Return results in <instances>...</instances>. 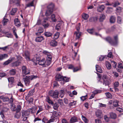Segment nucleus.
I'll list each match as a JSON object with an SVG mask.
<instances>
[{
    "label": "nucleus",
    "instance_id": "obj_1",
    "mask_svg": "<svg viewBox=\"0 0 123 123\" xmlns=\"http://www.w3.org/2000/svg\"><path fill=\"white\" fill-rule=\"evenodd\" d=\"M37 77V76L36 75H27L25 78H23V79L25 85L26 86H28L30 83V80H32Z\"/></svg>",
    "mask_w": 123,
    "mask_h": 123
},
{
    "label": "nucleus",
    "instance_id": "obj_2",
    "mask_svg": "<svg viewBox=\"0 0 123 123\" xmlns=\"http://www.w3.org/2000/svg\"><path fill=\"white\" fill-rule=\"evenodd\" d=\"M114 38L115 40V41H113L110 37H107L105 39V40L112 45L116 46L118 44V36L116 35L114 36Z\"/></svg>",
    "mask_w": 123,
    "mask_h": 123
},
{
    "label": "nucleus",
    "instance_id": "obj_3",
    "mask_svg": "<svg viewBox=\"0 0 123 123\" xmlns=\"http://www.w3.org/2000/svg\"><path fill=\"white\" fill-rule=\"evenodd\" d=\"M54 6V5L52 3H51L47 6L48 10L45 13L46 16H49L51 14L53 11Z\"/></svg>",
    "mask_w": 123,
    "mask_h": 123
},
{
    "label": "nucleus",
    "instance_id": "obj_4",
    "mask_svg": "<svg viewBox=\"0 0 123 123\" xmlns=\"http://www.w3.org/2000/svg\"><path fill=\"white\" fill-rule=\"evenodd\" d=\"M23 76H25L26 75L30 74L31 71L29 69L27 68L25 66H23L22 68Z\"/></svg>",
    "mask_w": 123,
    "mask_h": 123
},
{
    "label": "nucleus",
    "instance_id": "obj_5",
    "mask_svg": "<svg viewBox=\"0 0 123 123\" xmlns=\"http://www.w3.org/2000/svg\"><path fill=\"white\" fill-rule=\"evenodd\" d=\"M80 25V24L79 23L76 27V29L77 31L75 32L74 33L75 34H76V38H79L80 37L81 34V33L79 31Z\"/></svg>",
    "mask_w": 123,
    "mask_h": 123
},
{
    "label": "nucleus",
    "instance_id": "obj_6",
    "mask_svg": "<svg viewBox=\"0 0 123 123\" xmlns=\"http://www.w3.org/2000/svg\"><path fill=\"white\" fill-rule=\"evenodd\" d=\"M49 95L50 96L54 98H58V93L57 91L52 92L51 91L50 92Z\"/></svg>",
    "mask_w": 123,
    "mask_h": 123
},
{
    "label": "nucleus",
    "instance_id": "obj_7",
    "mask_svg": "<svg viewBox=\"0 0 123 123\" xmlns=\"http://www.w3.org/2000/svg\"><path fill=\"white\" fill-rule=\"evenodd\" d=\"M52 58V55H48V56H47L46 61H45V63L47 65H49L51 64Z\"/></svg>",
    "mask_w": 123,
    "mask_h": 123
},
{
    "label": "nucleus",
    "instance_id": "obj_8",
    "mask_svg": "<svg viewBox=\"0 0 123 123\" xmlns=\"http://www.w3.org/2000/svg\"><path fill=\"white\" fill-rule=\"evenodd\" d=\"M95 114L97 117L99 118H101L103 117V114L101 110L96 111L95 112Z\"/></svg>",
    "mask_w": 123,
    "mask_h": 123
},
{
    "label": "nucleus",
    "instance_id": "obj_9",
    "mask_svg": "<svg viewBox=\"0 0 123 123\" xmlns=\"http://www.w3.org/2000/svg\"><path fill=\"white\" fill-rule=\"evenodd\" d=\"M59 115L58 113L56 111H54L52 113V115L51 118L54 119V121L55 119H56Z\"/></svg>",
    "mask_w": 123,
    "mask_h": 123
},
{
    "label": "nucleus",
    "instance_id": "obj_10",
    "mask_svg": "<svg viewBox=\"0 0 123 123\" xmlns=\"http://www.w3.org/2000/svg\"><path fill=\"white\" fill-rule=\"evenodd\" d=\"M45 59L44 58L40 60L38 62V64L43 67H45Z\"/></svg>",
    "mask_w": 123,
    "mask_h": 123
},
{
    "label": "nucleus",
    "instance_id": "obj_11",
    "mask_svg": "<svg viewBox=\"0 0 123 123\" xmlns=\"http://www.w3.org/2000/svg\"><path fill=\"white\" fill-rule=\"evenodd\" d=\"M69 78L66 77V76L63 77H62V81L60 82L62 84H64L65 82H68L69 81Z\"/></svg>",
    "mask_w": 123,
    "mask_h": 123
},
{
    "label": "nucleus",
    "instance_id": "obj_12",
    "mask_svg": "<svg viewBox=\"0 0 123 123\" xmlns=\"http://www.w3.org/2000/svg\"><path fill=\"white\" fill-rule=\"evenodd\" d=\"M105 7L103 5L98 6L97 8V11L99 12H102L105 9Z\"/></svg>",
    "mask_w": 123,
    "mask_h": 123
},
{
    "label": "nucleus",
    "instance_id": "obj_13",
    "mask_svg": "<svg viewBox=\"0 0 123 123\" xmlns=\"http://www.w3.org/2000/svg\"><path fill=\"white\" fill-rule=\"evenodd\" d=\"M63 76L60 74H57L56 76V80L59 81H62Z\"/></svg>",
    "mask_w": 123,
    "mask_h": 123
},
{
    "label": "nucleus",
    "instance_id": "obj_14",
    "mask_svg": "<svg viewBox=\"0 0 123 123\" xmlns=\"http://www.w3.org/2000/svg\"><path fill=\"white\" fill-rule=\"evenodd\" d=\"M78 119L76 117H72L70 120V122L71 123H74L78 121Z\"/></svg>",
    "mask_w": 123,
    "mask_h": 123
},
{
    "label": "nucleus",
    "instance_id": "obj_15",
    "mask_svg": "<svg viewBox=\"0 0 123 123\" xmlns=\"http://www.w3.org/2000/svg\"><path fill=\"white\" fill-rule=\"evenodd\" d=\"M14 22L16 26L18 27H19L20 26V24L18 18H15L14 20Z\"/></svg>",
    "mask_w": 123,
    "mask_h": 123
},
{
    "label": "nucleus",
    "instance_id": "obj_16",
    "mask_svg": "<svg viewBox=\"0 0 123 123\" xmlns=\"http://www.w3.org/2000/svg\"><path fill=\"white\" fill-rule=\"evenodd\" d=\"M44 39L43 37L42 36H40L37 37L35 39V41L37 42H40Z\"/></svg>",
    "mask_w": 123,
    "mask_h": 123
},
{
    "label": "nucleus",
    "instance_id": "obj_17",
    "mask_svg": "<svg viewBox=\"0 0 123 123\" xmlns=\"http://www.w3.org/2000/svg\"><path fill=\"white\" fill-rule=\"evenodd\" d=\"M14 58L13 57L10 58L8 60L4 62V64L5 65H8L13 60Z\"/></svg>",
    "mask_w": 123,
    "mask_h": 123
},
{
    "label": "nucleus",
    "instance_id": "obj_18",
    "mask_svg": "<svg viewBox=\"0 0 123 123\" xmlns=\"http://www.w3.org/2000/svg\"><path fill=\"white\" fill-rule=\"evenodd\" d=\"M40 59V57H36V59L35 58H34L32 60V61L34 63V64L37 65V61L38 62L39 61Z\"/></svg>",
    "mask_w": 123,
    "mask_h": 123
},
{
    "label": "nucleus",
    "instance_id": "obj_19",
    "mask_svg": "<svg viewBox=\"0 0 123 123\" xmlns=\"http://www.w3.org/2000/svg\"><path fill=\"white\" fill-rule=\"evenodd\" d=\"M36 111V110L33 108L29 109L27 110V111L28 112L31 113L32 114L35 113Z\"/></svg>",
    "mask_w": 123,
    "mask_h": 123
},
{
    "label": "nucleus",
    "instance_id": "obj_20",
    "mask_svg": "<svg viewBox=\"0 0 123 123\" xmlns=\"http://www.w3.org/2000/svg\"><path fill=\"white\" fill-rule=\"evenodd\" d=\"M29 51H26L25 53V58L27 61H30V58L29 57Z\"/></svg>",
    "mask_w": 123,
    "mask_h": 123
},
{
    "label": "nucleus",
    "instance_id": "obj_21",
    "mask_svg": "<svg viewBox=\"0 0 123 123\" xmlns=\"http://www.w3.org/2000/svg\"><path fill=\"white\" fill-rule=\"evenodd\" d=\"M42 24L45 28H47L49 25V24L47 23L45 20L43 21V23H42Z\"/></svg>",
    "mask_w": 123,
    "mask_h": 123
},
{
    "label": "nucleus",
    "instance_id": "obj_22",
    "mask_svg": "<svg viewBox=\"0 0 123 123\" xmlns=\"http://www.w3.org/2000/svg\"><path fill=\"white\" fill-rule=\"evenodd\" d=\"M38 32L36 33L37 35H39L40 34L43 33V29L41 27H39L38 29Z\"/></svg>",
    "mask_w": 123,
    "mask_h": 123
},
{
    "label": "nucleus",
    "instance_id": "obj_23",
    "mask_svg": "<svg viewBox=\"0 0 123 123\" xmlns=\"http://www.w3.org/2000/svg\"><path fill=\"white\" fill-rule=\"evenodd\" d=\"M8 57V55L7 54H3L0 55V60L3 59L7 58Z\"/></svg>",
    "mask_w": 123,
    "mask_h": 123
},
{
    "label": "nucleus",
    "instance_id": "obj_24",
    "mask_svg": "<svg viewBox=\"0 0 123 123\" xmlns=\"http://www.w3.org/2000/svg\"><path fill=\"white\" fill-rule=\"evenodd\" d=\"M17 10V8H13L10 13V14L11 15H14Z\"/></svg>",
    "mask_w": 123,
    "mask_h": 123
},
{
    "label": "nucleus",
    "instance_id": "obj_25",
    "mask_svg": "<svg viewBox=\"0 0 123 123\" xmlns=\"http://www.w3.org/2000/svg\"><path fill=\"white\" fill-rule=\"evenodd\" d=\"M96 71L98 72H99L100 73H102V69L101 67L99 66L98 65H96Z\"/></svg>",
    "mask_w": 123,
    "mask_h": 123
},
{
    "label": "nucleus",
    "instance_id": "obj_26",
    "mask_svg": "<svg viewBox=\"0 0 123 123\" xmlns=\"http://www.w3.org/2000/svg\"><path fill=\"white\" fill-rule=\"evenodd\" d=\"M105 15L103 14H101L100 16L99 20L100 21L102 22L105 19Z\"/></svg>",
    "mask_w": 123,
    "mask_h": 123
},
{
    "label": "nucleus",
    "instance_id": "obj_27",
    "mask_svg": "<svg viewBox=\"0 0 123 123\" xmlns=\"http://www.w3.org/2000/svg\"><path fill=\"white\" fill-rule=\"evenodd\" d=\"M105 63L106 67L107 69H110L111 67V66L110 62H108L106 61Z\"/></svg>",
    "mask_w": 123,
    "mask_h": 123
},
{
    "label": "nucleus",
    "instance_id": "obj_28",
    "mask_svg": "<svg viewBox=\"0 0 123 123\" xmlns=\"http://www.w3.org/2000/svg\"><path fill=\"white\" fill-rule=\"evenodd\" d=\"M116 19V18L115 17L112 16L110 18V22L111 23H114L115 22Z\"/></svg>",
    "mask_w": 123,
    "mask_h": 123
},
{
    "label": "nucleus",
    "instance_id": "obj_29",
    "mask_svg": "<svg viewBox=\"0 0 123 123\" xmlns=\"http://www.w3.org/2000/svg\"><path fill=\"white\" fill-rule=\"evenodd\" d=\"M111 117L113 119H115L116 118L117 116L116 114L113 112L111 113L110 114Z\"/></svg>",
    "mask_w": 123,
    "mask_h": 123
},
{
    "label": "nucleus",
    "instance_id": "obj_30",
    "mask_svg": "<svg viewBox=\"0 0 123 123\" xmlns=\"http://www.w3.org/2000/svg\"><path fill=\"white\" fill-rule=\"evenodd\" d=\"M0 98L2 99L4 102L7 101L9 100L8 98L4 97L2 96H0Z\"/></svg>",
    "mask_w": 123,
    "mask_h": 123
},
{
    "label": "nucleus",
    "instance_id": "obj_31",
    "mask_svg": "<svg viewBox=\"0 0 123 123\" xmlns=\"http://www.w3.org/2000/svg\"><path fill=\"white\" fill-rule=\"evenodd\" d=\"M88 14L85 13H83L82 14V17L85 20L87 19L89 17Z\"/></svg>",
    "mask_w": 123,
    "mask_h": 123
},
{
    "label": "nucleus",
    "instance_id": "obj_32",
    "mask_svg": "<svg viewBox=\"0 0 123 123\" xmlns=\"http://www.w3.org/2000/svg\"><path fill=\"white\" fill-rule=\"evenodd\" d=\"M81 118L82 120L85 123H88V120L83 115H82Z\"/></svg>",
    "mask_w": 123,
    "mask_h": 123
},
{
    "label": "nucleus",
    "instance_id": "obj_33",
    "mask_svg": "<svg viewBox=\"0 0 123 123\" xmlns=\"http://www.w3.org/2000/svg\"><path fill=\"white\" fill-rule=\"evenodd\" d=\"M50 44L53 46H55L57 45V43L55 41H52L50 43Z\"/></svg>",
    "mask_w": 123,
    "mask_h": 123
},
{
    "label": "nucleus",
    "instance_id": "obj_34",
    "mask_svg": "<svg viewBox=\"0 0 123 123\" xmlns=\"http://www.w3.org/2000/svg\"><path fill=\"white\" fill-rule=\"evenodd\" d=\"M60 33L58 32H57L55 33L54 36V39H57L59 37Z\"/></svg>",
    "mask_w": 123,
    "mask_h": 123
},
{
    "label": "nucleus",
    "instance_id": "obj_35",
    "mask_svg": "<svg viewBox=\"0 0 123 123\" xmlns=\"http://www.w3.org/2000/svg\"><path fill=\"white\" fill-rule=\"evenodd\" d=\"M20 63V62L19 61H18L13 62L12 63V64L13 66H18L19 65Z\"/></svg>",
    "mask_w": 123,
    "mask_h": 123
},
{
    "label": "nucleus",
    "instance_id": "obj_36",
    "mask_svg": "<svg viewBox=\"0 0 123 123\" xmlns=\"http://www.w3.org/2000/svg\"><path fill=\"white\" fill-rule=\"evenodd\" d=\"M113 11L112 8L110 7L107 8V9L106 12L107 13H109L112 12Z\"/></svg>",
    "mask_w": 123,
    "mask_h": 123
},
{
    "label": "nucleus",
    "instance_id": "obj_37",
    "mask_svg": "<svg viewBox=\"0 0 123 123\" xmlns=\"http://www.w3.org/2000/svg\"><path fill=\"white\" fill-rule=\"evenodd\" d=\"M34 91V89H33L32 90L30 91L29 92L28 94L27 95V96L28 97H30L33 94Z\"/></svg>",
    "mask_w": 123,
    "mask_h": 123
},
{
    "label": "nucleus",
    "instance_id": "obj_38",
    "mask_svg": "<svg viewBox=\"0 0 123 123\" xmlns=\"http://www.w3.org/2000/svg\"><path fill=\"white\" fill-rule=\"evenodd\" d=\"M6 17V15H5V17L4 18L3 20L2 21V23L4 25L6 24V23H7L8 21V19L6 18H5Z\"/></svg>",
    "mask_w": 123,
    "mask_h": 123
},
{
    "label": "nucleus",
    "instance_id": "obj_39",
    "mask_svg": "<svg viewBox=\"0 0 123 123\" xmlns=\"http://www.w3.org/2000/svg\"><path fill=\"white\" fill-rule=\"evenodd\" d=\"M38 107L39 108V109L37 111L36 115H37V114L40 112L42 111L43 110V108L42 106H38Z\"/></svg>",
    "mask_w": 123,
    "mask_h": 123
},
{
    "label": "nucleus",
    "instance_id": "obj_40",
    "mask_svg": "<svg viewBox=\"0 0 123 123\" xmlns=\"http://www.w3.org/2000/svg\"><path fill=\"white\" fill-rule=\"evenodd\" d=\"M118 101L117 100H115L113 102V105L115 107L118 106Z\"/></svg>",
    "mask_w": 123,
    "mask_h": 123
},
{
    "label": "nucleus",
    "instance_id": "obj_41",
    "mask_svg": "<svg viewBox=\"0 0 123 123\" xmlns=\"http://www.w3.org/2000/svg\"><path fill=\"white\" fill-rule=\"evenodd\" d=\"M21 116V113L19 112H16L15 115V117L17 118H18Z\"/></svg>",
    "mask_w": 123,
    "mask_h": 123
},
{
    "label": "nucleus",
    "instance_id": "obj_42",
    "mask_svg": "<svg viewBox=\"0 0 123 123\" xmlns=\"http://www.w3.org/2000/svg\"><path fill=\"white\" fill-rule=\"evenodd\" d=\"M9 73L12 75H14L16 73L15 70L14 69H11L10 70Z\"/></svg>",
    "mask_w": 123,
    "mask_h": 123
},
{
    "label": "nucleus",
    "instance_id": "obj_43",
    "mask_svg": "<svg viewBox=\"0 0 123 123\" xmlns=\"http://www.w3.org/2000/svg\"><path fill=\"white\" fill-rule=\"evenodd\" d=\"M110 84V82L109 81L107 80H104V81L103 85H105V86H109Z\"/></svg>",
    "mask_w": 123,
    "mask_h": 123
},
{
    "label": "nucleus",
    "instance_id": "obj_44",
    "mask_svg": "<svg viewBox=\"0 0 123 123\" xmlns=\"http://www.w3.org/2000/svg\"><path fill=\"white\" fill-rule=\"evenodd\" d=\"M44 35L46 37H49L52 35V34L50 32H47L45 33Z\"/></svg>",
    "mask_w": 123,
    "mask_h": 123
},
{
    "label": "nucleus",
    "instance_id": "obj_45",
    "mask_svg": "<svg viewBox=\"0 0 123 123\" xmlns=\"http://www.w3.org/2000/svg\"><path fill=\"white\" fill-rule=\"evenodd\" d=\"M122 19L121 18L119 17L118 16L117 17V22L119 24H121L122 23Z\"/></svg>",
    "mask_w": 123,
    "mask_h": 123
},
{
    "label": "nucleus",
    "instance_id": "obj_46",
    "mask_svg": "<svg viewBox=\"0 0 123 123\" xmlns=\"http://www.w3.org/2000/svg\"><path fill=\"white\" fill-rule=\"evenodd\" d=\"M8 80L9 82L12 83L14 81V79L12 77H9L8 78Z\"/></svg>",
    "mask_w": 123,
    "mask_h": 123
},
{
    "label": "nucleus",
    "instance_id": "obj_47",
    "mask_svg": "<svg viewBox=\"0 0 123 123\" xmlns=\"http://www.w3.org/2000/svg\"><path fill=\"white\" fill-rule=\"evenodd\" d=\"M34 1V0H33L31 2L27 4L26 5V7H30L33 6V2Z\"/></svg>",
    "mask_w": 123,
    "mask_h": 123
},
{
    "label": "nucleus",
    "instance_id": "obj_48",
    "mask_svg": "<svg viewBox=\"0 0 123 123\" xmlns=\"http://www.w3.org/2000/svg\"><path fill=\"white\" fill-rule=\"evenodd\" d=\"M55 15L54 14H53L51 15V18L53 21L54 22L56 21V19H55Z\"/></svg>",
    "mask_w": 123,
    "mask_h": 123
},
{
    "label": "nucleus",
    "instance_id": "obj_49",
    "mask_svg": "<svg viewBox=\"0 0 123 123\" xmlns=\"http://www.w3.org/2000/svg\"><path fill=\"white\" fill-rule=\"evenodd\" d=\"M120 5V3L118 1L115 2L114 3H112V5L114 7H115L117 6Z\"/></svg>",
    "mask_w": 123,
    "mask_h": 123
},
{
    "label": "nucleus",
    "instance_id": "obj_50",
    "mask_svg": "<svg viewBox=\"0 0 123 123\" xmlns=\"http://www.w3.org/2000/svg\"><path fill=\"white\" fill-rule=\"evenodd\" d=\"M105 94L107 97L108 98H112V95L109 92H108L105 93Z\"/></svg>",
    "mask_w": 123,
    "mask_h": 123
},
{
    "label": "nucleus",
    "instance_id": "obj_51",
    "mask_svg": "<svg viewBox=\"0 0 123 123\" xmlns=\"http://www.w3.org/2000/svg\"><path fill=\"white\" fill-rule=\"evenodd\" d=\"M61 28V25L60 24H59L57 25L55 27V29L58 31Z\"/></svg>",
    "mask_w": 123,
    "mask_h": 123
},
{
    "label": "nucleus",
    "instance_id": "obj_52",
    "mask_svg": "<svg viewBox=\"0 0 123 123\" xmlns=\"http://www.w3.org/2000/svg\"><path fill=\"white\" fill-rule=\"evenodd\" d=\"M101 92V91L100 90H96L94 91L92 93L94 94L95 95L97 93H100Z\"/></svg>",
    "mask_w": 123,
    "mask_h": 123
},
{
    "label": "nucleus",
    "instance_id": "obj_53",
    "mask_svg": "<svg viewBox=\"0 0 123 123\" xmlns=\"http://www.w3.org/2000/svg\"><path fill=\"white\" fill-rule=\"evenodd\" d=\"M64 91L63 90H60L59 93H60L61 94V96H60L61 97V98H62L64 95Z\"/></svg>",
    "mask_w": 123,
    "mask_h": 123
},
{
    "label": "nucleus",
    "instance_id": "obj_54",
    "mask_svg": "<svg viewBox=\"0 0 123 123\" xmlns=\"http://www.w3.org/2000/svg\"><path fill=\"white\" fill-rule=\"evenodd\" d=\"M6 37L8 38H12V35L9 32H6Z\"/></svg>",
    "mask_w": 123,
    "mask_h": 123
},
{
    "label": "nucleus",
    "instance_id": "obj_55",
    "mask_svg": "<svg viewBox=\"0 0 123 123\" xmlns=\"http://www.w3.org/2000/svg\"><path fill=\"white\" fill-rule=\"evenodd\" d=\"M21 109V107L20 105H17V108L16 109V112H19Z\"/></svg>",
    "mask_w": 123,
    "mask_h": 123
},
{
    "label": "nucleus",
    "instance_id": "obj_56",
    "mask_svg": "<svg viewBox=\"0 0 123 123\" xmlns=\"http://www.w3.org/2000/svg\"><path fill=\"white\" fill-rule=\"evenodd\" d=\"M87 97V95L86 94L85 96H82L81 97H80V99L81 100L83 101H84L86 99Z\"/></svg>",
    "mask_w": 123,
    "mask_h": 123
},
{
    "label": "nucleus",
    "instance_id": "obj_57",
    "mask_svg": "<svg viewBox=\"0 0 123 123\" xmlns=\"http://www.w3.org/2000/svg\"><path fill=\"white\" fill-rule=\"evenodd\" d=\"M105 57V56L101 55L100 56H99L98 58V59L97 60L98 61H102L104 60Z\"/></svg>",
    "mask_w": 123,
    "mask_h": 123
},
{
    "label": "nucleus",
    "instance_id": "obj_58",
    "mask_svg": "<svg viewBox=\"0 0 123 123\" xmlns=\"http://www.w3.org/2000/svg\"><path fill=\"white\" fill-rule=\"evenodd\" d=\"M47 101L49 104H50L51 105H53V102L50 99L49 97L47 98Z\"/></svg>",
    "mask_w": 123,
    "mask_h": 123
},
{
    "label": "nucleus",
    "instance_id": "obj_59",
    "mask_svg": "<svg viewBox=\"0 0 123 123\" xmlns=\"http://www.w3.org/2000/svg\"><path fill=\"white\" fill-rule=\"evenodd\" d=\"M59 107V105L57 103H55L54 104V106H53V108L55 110H57L58 109V108Z\"/></svg>",
    "mask_w": 123,
    "mask_h": 123
},
{
    "label": "nucleus",
    "instance_id": "obj_60",
    "mask_svg": "<svg viewBox=\"0 0 123 123\" xmlns=\"http://www.w3.org/2000/svg\"><path fill=\"white\" fill-rule=\"evenodd\" d=\"M43 52L44 54L46 55H47V56H48V55H51V54L47 51L45 50Z\"/></svg>",
    "mask_w": 123,
    "mask_h": 123
},
{
    "label": "nucleus",
    "instance_id": "obj_61",
    "mask_svg": "<svg viewBox=\"0 0 123 123\" xmlns=\"http://www.w3.org/2000/svg\"><path fill=\"white\" fill-rule=\"evenodd\" d=\"M116 11L117 12L120 13L122 11L121 8L119 7H118L117 8Z\"/></svg>",
    "mask_w": 123,
    "mask_h": 123
},
{
    "label": "nucleus",
    "instance_id": "obj_62",
    "mask_svg": "<svg viewBox=\"0 0 123 123\" xmlns=\"http://www.w3.org/2000/svg\"><path fill=\"white\" fill-rule=\"evenodd\" d=\"M29 114L27 113L26 111H23L22 113V115L23 116H28Z\"/></svg>",
    "mask_w": 123,
    "mask_h": 123
},
{
    "label": "nucleus",
    "instance_id": "obj_63",
    "mask_svg": "<svg viewBox=\"0 0 123 123\" xmlns=\"http://www.w3.org/2000/svg\"><path fill=\"white\" fill-rule=\"evenodd\" d=\"M76 103V102L73 101L72 102H71L69 104V105L71 106L74 105H75Z\"/></svg>",
    "mask_w": 123,
    "mask_h": 123
},
{
    "label": "nucleus",
    "instance_id": "obj_64",
    "mask_svg": "<svg viewBox=\"0 0 123 123\" xmlns=\"http://www.w3.org/2000/svg\"><path fill=\"white\" fill-rule=\"evenodd\" d=\"M108 57L110 58H112L113 56L112 55V53L111 52H109L108 54Z\"/></svg>",
    "mask_w": 123,
    "mask_h": 123
}]
</instances>
